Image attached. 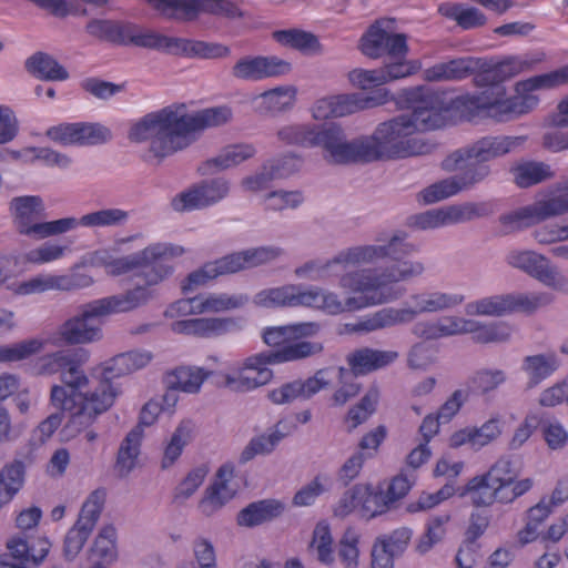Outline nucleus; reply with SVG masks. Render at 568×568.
<instances>
[{"instance_id":"1","label":"nucleus","mask_w":568,"mask_h":568,"mask_svg":"<svg viewBox=\"0 0 568 568\" xmlns=\"http://www.w3.org/2000/svg\"><path fill=\"white\" fill-rule=\"evenodd\" d=\"M134 237H121L112 246L91 251L84 256L83 263L103 268L106 275L113 277L139 271L143 285L81 305L77 314L47 335L50 346L89 345L102 341L103 320L112 315L132 312L153 300L152 287L170 278L175 273L174 261L187 252L183 245L178 243L158 241L149 243L135 253L120 255V246Z\"/></svg>"},{"instance_id":"2","label":"nucleus","mask_w":568,"mask_h":568,"mask_svg":"<svg viewBox=\"0 0 568 568\" xmlns=\"http://www.w3.org/2000/svg\"><path fill=\"white\" fill-rule=\"evenodd\" d=\"M88 358L84 349H60L39 357L36 369L39 375L60 374L61 383L51 386L50 404L69 415L60 432L61 439L69 442L83 433L82 442L92 449L99 434L91 425L113 406L118 393L110 384L89 388L90 378L81 367Z\"/></svg>"},{"instance_id":"3","label":"nucleus","mask_w":568,"mask_h":568,"mask_svg":"<svg viewBox=\"0 0 568 568\" xmlns=\"http://www.w3.org/2000/svg\"><path fill=\"white\" fill-rule=\"evenodd\" d=\"M374 268H357L343 273L338 278L345 296L322 286H303L302 307L327 315L356 312L369 306L388 304L399 300L404 291L396 284L422 277L426 264L420 258H398Z\"/></svg>"},{"instance_id":"4","label":"nucleus","mask_w":568,"mask_h":568,"mask_svg":"<svg viewBox=\"0 0 568 568\" xmlns=\"http://www.w3.org/2000/svg\"><path fill=\"white\" fill-rule=\"evenodd\" d=\"M226 105L187 112L184 105H170L150 112L132 122L128 139L133 143L149 142L146 160L155 163L189 148L207 129L232 120Z\"/></svg>"},{"instance_id":"5","label":"nucleus","mask_w":568,"mask_h":568,"mask_svg":"<svg viewBox=\"0 0 568 568\" xmlns=\"http://www.w3.org/2000/svg\"><path fill=\"white\" fill-rule=\"evenodd\" d=\"M415 252L417 246L408 241L406 231H385L377 235L374 243L345 247L329 258L305 261L294 268V275L312 282L339 278L351 267L375 264L386 258H395L398 254L409 255Z\"/></svg>"},{"instance_id":"6","label":"nucleus","mask_w":568,"mask_h":568,"mask_svg":"<svg viewBox=\"0 0 568 568\" xmlns=\"http://www.w3.org/2000/svg\"><path fill=\"white\" fill-rule=\"evenodd\" d=\"M566 83H568V64L558 70L518 81L513 97H507L506 88L503 84H495L471 95L469 101L477 113H483L497 121H507L534 110L539 102L538 91Z\"/></svg>"},{"instance_id":"7","label":"nucleus","mask_w":568,"mask_h":568,"mask_svg":"<svg viewBox=\"0 0 568 568\" xmlns=\"http://www.w3.org/2000/svg\"><path fill=\"white\" fill-rule=\"evenodd\" d=\"M534 484L530 477L518 479L513 463L501 458L486 471L469 478L459 488L458 495L477 508H488L495 504L507 506L530 491Z\"/></svg>"},{"instance_id":"8","label":"nucleus","mask_w":568,"mask_h":568,"mask_svg":"<svg viewBox=\"0 0 568 568\" xmlns=\"http://www.w3.org/2000/svg\"><path fill=\"white\" fill-rule=\"evenodd\" d=\"M463 293L437 288L413 292L400 307H384L352 327L355 332H373L414 322L422 314L453 311L464 304Z\"/></svg>"},{"instance_id":"9","label":"nucleus","mask_w":568,"mask_h":568,"mask_svg":"<svg viewBox=\"0 0 568 568\" xmlns=\"http://www.w3.org/2000/svg\"><path fill=\"white\" fill-rule=\"evenodd\" d=\"M365 162L399 160L428 154L434 144L415 133L405 113L377 124L371 135H364Z\"/></svg>"},{"instance_id":"10","label":"nucleus","mask_w":568,"mask_h":568,"mask_svg":"<svg viewBox=\"0 0 568 568\" xmlns=\"http://www.w3.org/2000/svg\"><path fill=\"white\" fill-rule=\"evenodd\" d=\"M310 346L300 345L282 352H260L234 361L219 372L221 383L235 393H250L272 382L274 372L271 365L301 361L308 354Z\"/></svg>"},{"instance_id":"11","label":"nucleus","mask_w":568,"mask_h":568,"mask_svg":"<svg viewBox=\"0 0 568 568\" xmlns=\"http://www.w3.org/2000/svg\"><path fill=\"white\" fill-rule=\"evenodd\" d=\"M192 315H201L199 295L176 300L164 311V317L175 320L170 326L173 333L200 338H214L240 332L245 324L242 317L183 318Z\"/></svg>"},{"instance_id":"12","label":"nucleus","mask_w":568,"mask_h":568,"mask_svg":"<svg viewBox=\"0 0 568 568\" xmlns=\"http://www.w3.org/2000/svg\"><path fill=\"white\" fill-rule=\"evenodd\" d=\"M526 142L525 136L496 135L484 136L471 144L457 149L449 153L442 162L447 172H455L459 169H469L477 165L487 168V178L491 169L487 162L505 156L520 149Z\"/></svg>"},{"instance_id":"13","label":"nucleus","mask_w":568,"mask_h":568,"mask_svg":"<svg viewBox=\"0 0 568 568\" xmlns=\"http://www.w3.org/2000/svg\"><path fill=\"white\" fill-rule=\"evenodd\" d=\"M567 213L568 179L539 194L532 203L503 214L499 222L506 232H514Z\"/></svg>"},{"instance_id":"14","label":"nucleus","mask_w":568,"mask_h":568,"mask_svg":"<svg viewBox=\"0 0 568 568\" xmlns=\"http://www.w3.org/2000/svg\"><path fill=\"white\" fill-rule=\"evenodd\" d=\"M554 301V295L546 291L495 294L470 301L465 305V313L468 316L486 317H501L515 313L531 315Z\"/></svg>"},{"instance_id":"15","label":"nucleus","mask_w":568,"mask_h":568,"mask_svg":"<svg viewBox=\"0 0 568 568\" xmlns=\"http://www.w3.org/2000/svg\"><path fill=\"white\" fill-rule=\"evenodd\" d=\"M471 95L454 99L446 93L426 92L413 105L410 111L405 112V115L413 124L415 133L422 135L425 132L438 130L452 123L460 105H467L476 111L469 101Z\"/></svg>"},{"instance_id":"16","label":"nucleus","mask_w":568,"mask_h":568,"mask_svg":"<svg viewBox=\"0 0 568 568\" xmlns=\"http://www.w3.org/2000/svg\"><path fill=\"white\" fill-rule=\"evenodd\" d=\"M12 211L17 230L20 234L40 241L65 234V216L42 221L45 206L43 200L38 195H23L11 200Z\"/></svg>"},{"instance_id":"17","label":"nucleus","mask_w":568,"mask_h":568,"mask_svg":"<svg viewBox=\"0 0 568 568\" xmlns=\"http://www.w3.org/2000/svg\"><path fill=\"white\" fill-rule=\"evenodd\" d=\"M311 148H318L329 163L365 162L363 136L347 140L344 129L335 122L315 124Z\"/></svg>"},{"instance_id":"18","label":"nucleus","mask_w":568,"mask_h":568,"mask_svg":"<svg viewBox=\"0 0 568 568\" xmlns=\"http://www.w3.org/2000/svg\"><path fill=\"white\" fill-rule=\"evenodd\" d=\"M505 262L554 292L568 294V277L552 265L546 255L534 250L511 248L506 253Z\"/></svg>"},{"instance_id":"19","label":"nucleus","mask_w":568,"mask_h":568,"mask_svg":"<svg viewBox=\"0 0 568 568\" xmlns=\"http://www.w3.org/2000/svg\"><path fill=\"white\" fill-rule=\"evenodd\" d=\"M491 213L486 202H465L428 210L409 217L408 225L416 230H435L453 224L466 223Z\"/></svg>"},{"instance_id":"20","label":"nucleus","mask_w":568,"mask_h":568,"mask_svg":"<svg viewBox=\"0 0 568 568\" xmlns=\"http://www.w3.org/2000/svg\"><path fill=\"white\" fill-rule=\"evenodd\" d=\"M321 329L316 322H301L284 326L265 327L262 332L263 342L275 352H282L290 347L300 345L310 346L308 354L303 355L301 359L320 354L323 351V344L320 342L307 341L306 338L315 336Z\"/></svg>"},{"instance_id":"21","label":"nucleus","mask_w":568,"mask_h":568,"mask_svg":"<svg viewBox=\"0 0 568 568\" xmlns=\"http://www.w3.org/2000/svg\"><path fill=\"white\" fill-rule=\"evenodd\" d=\"M229 193V180L225 178H214L178 193L171 200V206L176 212L200 210L219 203Z\"/></svg>"},{"instance_id":"22","label":"nucleus","mask_w":568,"mask_h":568,"mask_svg":"<svg viewBox=\"0 0 568 568\" xmlns=\"http://www.w3.org/2000/svg\"><path fill=\"white\" fill-rule=\"evenodd\" d=\"M291 70V63L276 55L247 54L235 61L231 69V74L240 81L260 82L286 75Z\"/></svg>"},{"instance_id":"23","label":"nucleus","mask_w":568,"mask_h":568,"mask_svg":"<svg viewBox=\"0 0 568 568\" xmlns=\"http://www.w3.org/2000/svg\"><path fill=\"white\" fill-rule=\"evenodd\" d=\"M45 135L53 142L69 145H97L112 138L111 130L100 123H61L47 130Z\"/></svg>"},{"instance_id":"24","label":"nucleus","mask_w":568,"mask_h":568,"mask_svg":"<svg viewBox=\"0 0 568 568\" xmlns=\"http://www.w3.org/2000/svg\"><path fill=\"white\" fill-rule=\"evenodd\" d=\"M163 16L191 20L201 12L233 16L235 7L229 0H146Z\"/></svg>"},{"instance_id":"25","label":"nucleus","mask_w":568,"mask_h":568,"mask_svg":"<svg viewBox=\"0 0 568 568\" xmlns=\"http://www.w3.org/2000/svg\"><path fill=\"white\" fill-rule=\"evenodd\" d=\"M328 369H320L306 379L283 383L267 392V399L274 405H286L295 400H307L331 384Z\"/></svg>"},{"instance_id":"26","label":"nucleus","mask_w":568,"mask_h":568,"mask_svg":"<svg viewBox=\"0 0 568 568\" xmlns=\"http://www.w3.org/2000/svg\"><path fill=\"white\" fill-rule=\"evenodd\" d=\"M234 471L232 464H224L217 469L213 481L206 487L197 504V509L203 516L215 515L235 497L237 484Z\"/></svg>"},{"instance_id":"27","label":"nucleus","mask_w":568,"mask_h":568,"mask_svg":"<svg viewBox=\"0 0 568 568\" xmlns=\"http://www.w3.org/2000/svg\"><path fill=\"white\" fill-rule=\"evenodd\" d=\"M457 172L460 174L444 179L424 189L418 195L419 201L424 204H433L456 195L486 180L488 170L484 165H477L468 170L459 169Z\"/></svg>"},{"instance_id":"28","label":"nucleus","mask_w":568,"mask_h":568,"mask_svg":"<svg viewBox=\"0 0 568 568\" xmlns=\"http://www.w3.org/2000/svg\"><path fill=\"white\" fill-rule=\"evenodd\" d=\"M420 68L419 62L384 63L378 69H354L348 72V82L361 90H368L407 78Z\"/></svg>"},{"instance_id":"29","label":"nucleus","mask_w":568,"mask_h":568,"mask_svg":"<svg viewBox=\"0 0 568 568\" xmlns=\"http://www.w3.org/2000/svg\"><path fill=\"white\" fill-rule=\"evenodd\" d=\"M541 60V54L511 55L477 75L476 81L477 83L485 84L486 88L501 84L503 81L531 70Z\"/></svg>"},{"instance_id":"30","label":"nucleus","mask_w":568,"mask_h":568,"mask_svg":"<svg viewBox=\"0 0 568 568\" xmlns=\"http://www.w3.org/2000/svg\"><path fill=\"white\" fill-rule=\"evenodd\" d=\"M153 359L152 352L148 349H133L118 354L95 368L103 379L110 381L133 374L145 368Z\"/></svg>"},{"instance_id":"31","label":"nucleus","mask_w":568,"mask_h":568,"mask_svg":"<svg viewBox=\"0 0 568 568\" xmlns=\"http://www.w3.org/2000/svg\"><path fill=\"white\" fill-rule=\"evenodd\" d=\"M130 214L119 207H105L83 214L81 217L65 216V234L80 226L88 229L119 227L126 224Z\"/></svg>"},{"instance_id":"32","label":"nucleus","mask_w":568,"mask_h":568,"mask_svg":"<svg viewBox=\"0 0 568 568\" xmlns=\"http://www.w3.org/2000/svg\"><path fill=\"white\" fill-rule=\"evenodd\" d=\"M256 148L252 143H234L224 146L215 156L207 159L201 165L203 174L226 171L254 158Z\"/></svg>"},{"instance_id":"33","label":"nucleus","mask_w":568,"mask_h":568,"mask_svg":"<svg viewBox=\"0 0 568 568\" xmlns=\"http://www.w3.org/2000/svg\"><path fill=\"white\" fill-rule=\"evenodd\" d=\"M297 97L294 85L285 84L266 90L252 97L254 110L260 114H275L291 110Z\"/></svg>"},{"instance_id":"34","label":"nucleus","mask_w":568,"mask_h":568,"mask_svg":"<svg viewBox=\"0 0 568 568\" xmlns=\"http://www.w3.org/2000/svg\"><path fill=\"white\" fill-rule=\"evenodd\" d=\"M303 285L284 284L258 291L253 303L264 308L302 307Z\"/></svg>"},{"instance_id":"35","label":"nucleus","mask_w":568,"mask_h":568,"mask_svg":"<svg viewBox=\"0 0 568 568\" xmlns=\"http://www.w3.org/2000/svg\"><path fill=\"white\" fill-rule=\"evenodd\" d=\"M560 365L561 361L557 353L545 352L525 356L520 369L527 378V386L534 388L551 377Z\"/></svg>"},{"instance_id":"36","label":"nucleus","mask_w":568,"mask_h":568,"mask_svg":"<svg viewBox=\"0 0 568 568\" xmlns=\"http://www.w3.org/2000/svg\"><path fill=\"white\" fill-rule=\"evenodd\" d=\"M459 321L457 335L471 334L473 338L478 343L506 342L513 334V327L506 322L485 324L460 316Z\"/></svg>"},{"instance_id":"37","label":"nucleus","mask_w":568,"mask_h":568,"mask_svg":"<svg viewBox=\"0 0 568 568\" xmlns=\"http://www.w3.org/2000/svg\"><path fill=\"white\" fill-rule=\"evenodd\" d=\"M7 549L11 558L38 566L48 556L51 542L45 537H38L29 541L24 537L16 535L8 539Z\"/></svg>"},{"instance_id":"38","label":"nucleus","mask_w":568,"mask_h":568,"mask_svg":"<svg viewBox=\"0 0 568 568\" xmlns=\"http://www.w3.org/2000/svg\"><path fill=\"white\" fill-rule=\"evenodd\" d=\"M341 118L349 116L361 111L385 104L390 99L388 90H377L372 94L359 92L334 94Z\"/></svg>"},{"instance_id":"39","label":"nucleus","mask_w":568,"mask_h":568,"mask_svg":"<svg viewBox=\"0 0 568 568\" xmlns=\"http://www.w3.org/2000/svg\"><path fill=\"white\" fill-rule=\"evenodd\" d=\"M143 429L135 426L121 442L114 465L115 473L120 477L129 476L139 465Z\"/></svg>"},{"instance_id":"40","label":"nucleus","mask_w":568,"mask_h":568,"mask_svg":"<svg viewBox=\"0 0 568 568\" xmlns=\"http://www.w3.org/2000/svg\"><path fill=\"white\" fill-rule=\"evenodd\" d=\"M398 357L395 351L361 348L347 356V363L355 375L366 374L383 368Z\"/></svg>"},{"instance_id":"41","label":"nucleus","mask_w":568,"mask_h":568,"mask_svg":"<svg viewBox=\"0 0 568 568\" xmlns=\"http://www.w3.org/2000/svg\"><path fill=\"white\" fill-rule=\"evenodd\" d=\"M478 65V61L473 58H460L426 69L424 78L428 81L460 80L474 72Z\"/></svg>"},{"instance_id":"42","label":"nucleus","mask_w":568,"mask_h":568,"mask_svg":"<svg viewBox=\"0 0 568 568\" xmlns=\"http://www.w3.org/2000/svg\"><path fill=\"white\" fill-rule=\"evenodd\" d=\"M285 505L276 499L253 503L237 515V524L243 527H254L272 520L283 514Z\"/></svg>"},{"instance_id":"43","label":"nucleus","mask_w":568,"mask_h":568,"mask_svg":"<svg viewBox=\"0 0 568 568\" xmlns=\"http://www.w3.org/2000/svg\"><path fill=\"white\" fill-rule=\"evenodd\" d=\"M125 37L126 42L129 41L134 45L158 50L168 54H176L178 37H170L156 31L143 29H126Z\"/></svg>"},{"instance_id":"44","label":"nucleus","mask_w":568,"mask_h":568,"mask_svg":"<svg viewBox=\"0 0 568 568\" xmlns=\"http://www.w3.org/2000/svg\"><path fill=\"white\" fill-rule=\"evenodd\" d=\"M450 515L440 514L429 517L425 524L424 532L415 540L414 551L419 556L427 555L436 545L440 544L447 535Z\"/></svg>"},{"instance_id":"45","label":"nucleus","mask_w":568,"mask_h":568,"mask_svg":"<svg viewBox=\"0 0 568 568\" xmlns=\"http://www.w3.org/2000/svg\"><path fill=\"white\" fill-rule=\"evenodd\" d=\"M207 377L209 373L203 368L182 366L166 374L165 385L186 394H196Z\"/></svg>"},{"instance_id":"46","label":"nucleus","mask_w":568,"mask_h":568,"mask_svg":"<svg viewBox=\"0 0 568 568\" xmlns=\"http://www.w3.org/2000/svg\"><path fill=\"white\" fill-rule=\"evenodd\" d=\"M308 550L325 566H332L335 561L334 539L331 525L326 520H320L312 532Z\"/></svg>"},{"instance_id":"47","label":"nucleus","mask_w":568,"mask_h":568,"mask_svg":"<svg viewBox=\"0 0 568 568\" xmlns=\"http://www.w3.org/2000/svg\"><path fill=\"white\" fill-rule=\"evenodd\" d=\"M200 311L202 314H217L244 307L248 303L245 294L209 293L200 294Z\"/></svg>"},{"instance_id":"48","label":"nucleus","mask_w":568,"mask_h":568,"mask_svg":"<svg viewBox=\"0 0 568 568\" xmlns=\"http://www.w3.org/2000/svg\"><path fill=\"white\" fill-rule=\"evenodd\" d=\"M459 316L449 315L436 320H424L414 324L413 334L423 339H438L457 335Z\"/></svg>"},{"instance_id":"49","label":"nucleus","mask_w":568,"mask_h":568,"mask_svg":"<svg viewBox=\"0 0 568 568\" xmlns=\"http://www.w3.org/2000/svg\"><path fill=\"white\" fill-rule=\"evenodd\" d=\"M49 345L48 336L26 338L12 344L0 345V363H17L26 361Z\"/></svg>"},{"instance_id":"50","label":"nucleus","mask_w":568,"mask_h":568,"mask_svg":"<svg viewBox=\"0 0 568 568\" xmlns=\"http://www.w3.org/2000/svg\"><path fill=\"white\" fill-rule=\"evenodd\" d=\"M26 69L42 80L63 81L69 77L68 71L51 55L38 52L26 61Z\"/></svg>"},{"instance_id":"51","label":"nucleus","mask_w":568,"mask_h":568,"mask_svg":"<svg viewBox=\"0 0 568 568\" xmlns=\"http://www.w3.org/2000/svg\"><path fill=\"white\" fill-rule=\"evenodd\" d=\"M175 55L197 59H221L230 54V48L214 42L179 38Z\"/></svg>"},{"instance_id":"52","label":"nucleus","mask_w":568,"mask_h":568,"mask_svg":"<svg viewBox=\"0 0 568 568\" xmlns=\"http://www.w3.org/2000/svg\"><path fill=\"white\" fill-rule=\"evenodd\" d=\"M284 437L280 423L274 425L250 440L241 454V460L248 462L257 455L271 454Z\"/></svg>"},{"instance_id":"53","label":"nucleus","mask_w":568,"mask_h":568,"mask_svg":"<svg viewBox=\"0 0 568 568\" xmlns=\"http://www.w3.org/2000/svg\"><path fill=\"white\" fill-rule=\"evenodd\" d=\"M274 39L282 45L296 49L305 54H317L322 52V44L318 38L307 31L290 29L273 33Z\"/></svg>"},{"instance_id":"54","label":"nucleus","mask_w":568,"mask_h":568,"mask_svg":"<svg viewBox=\"0 0 568 568\" xmlns=\"http://www.w3.org/2000/svg\"><path fill=\"white\" fill-rule=\"evenodd\" d=\"M116 538L114 526L104 525L100 529L90 549L91 555L100 560L99 564L112 565L118 560Z\"/></svg>"},{"instance_id":"55","label":"nucleus","mask_w":568,"mask_h":568,"mask_svg":"<svg viewBox=\"0 0 568 568\" xmlns=\"http://www.w3.org/2000/svg\"><path fill=\"white\" fill-rule=\"evenodd\" d=\"M389 509L382 486L362 483L361 517L373 519L386 514Z\"/></svg>"},{"instance_id":"56","label":"nucleus","mask_w":568,"mask_h":568,"mask_svg":"<svg viewBox=\"0 0 568 568\" xmlns=\"http://www.w3.org/2000/svg\"><path fill=\"white\" fill-rule=\"evenodd\" d=\"M12 296H29L57 291L54 273H40L22 281H14L7 285Z\"/></svg>"},{"instance_id":"57","label":"nucleus","mask_w":568,"mask_h":568,"mask_svg":"<svg viewBox=\"0 0 568 568\" xmlns=\"http://www.w3.org/2000/svg\"><path fill=\"white\" fill-rule=\"evenodd\" d=\"M333 485L334 479L331 474L318 473L310 483L296 491L293 504L297 507L311 506L320 496L329 493Z\"/></svg>"},{"instance_id":"58","label":"nucleus","mask_w":568,"mask_h":568,"mask_svg":"<svg viewBox=\"0 0 568 568\" xmlns=\"http://www.w3.org/2000/svg\"><path fill=\"white\" fill-rule=\"evenodd\" d=\"M362 534L354 527H347L337 544V556L344 568H357L361 556Z\"/></svg>"},{"instance_id":"59","label":"nucleus","mask_w":568,"mask_h":568,"mask_svg":"<svg viewBox=\"0 0 568 568\" xmlns=\"http://www.w3.org/2000/svg\"><path fill=\"white\" fill-rule=\"evenodd\" d=\"M511 173L519 187H529L552 176L549 165L532 161L516 164Z\"/></svg>"},{"instance_id":"60","label":"nucleus","mask_w":568,"mask_h":568,"mask_svg":"<svg viewBox=\"0 0 568 568\" xmlns=\"http://www.w3.org/2000/svg\"><path fill=\"white\" fill-rule=\"evenodd\" d=\"M24 480L22 463L14 462L0 470V508L8 504L20 490Z\"/></svg>"},{"instance_id":"61","label":"nucleus","mask_w":568,"mask_h":568,"mask_svg":"<svg viewBox=\"0 0 568 568\" xmlns=\"http://www.w3.org/2000/svg\"><path fill=\"white\" fill-rule=\"evenodd\" d=\"M412 537L413 530L410 528L399 527L376 537L373 546L385 551L393 558H397L406 551Z\"/></svg>"},{"instance_id":"62","label":"nucleus","mask_w":568,"mask_h":568,"mask_svg":"<svg viewBox=\"0 0 568 568\" xmlns=\"http://www.w3.org/2000/svg\"><path fill=\"white\" fill-rule=\"evenodd\" d=\"M68 252L69 248L67 245L60 242L47 241L26 252L23 254V261L33 265L50 264L64 258Z\"/></svg>"},{"instance_id":"63","label":"nucleus","mask_w":568,"mask_h":568,"mask_svg":"<svg viewBox=\"0 0 568 568\" xmlns=\"http://www.w3.org/2000/svg\"><path fill=\"white\" fill-rule=\"evenodd\" d=\"M105 490L95 489L84 499L75 523L93 531L105 503Z\"/></svg>"},{"instance_id":"64","label":"nucleus","mask_w":568,"mask_h":568,"mask_svg":"<svg viewBox=\"0 0 568 568\" xmlns=\"http://www.w3.org/2000/svg\"><path fill=\"white\" fill-rule=\"evenodd\" d=\"M314 130L315 124L288 123L277 129L276 138L281 143L285 145L311 148L312 135Z\"/></svg>"}]
</instances>
